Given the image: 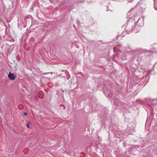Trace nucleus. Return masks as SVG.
I'll return each instance as SVG.
<instances>
[{
  "instance_id": "1",
  "label": "nucleus",
  "mask_w": 157,
  "mask_h": 157,
  "mask_svg": "<svg viewBox=\"0 0 157 157\" xmlns=\"http://www.w3.org/2000/svg\"><path fill=\"white\" fill-rule=\"evenodd\" d=\"M8 77L10 80H14L15 78V76L13 74H12L10 72L8 75Z\"/></svg>"
},
{
  "instance_id": "2",
  "label": "nucleus",
  "mask_w": 157,
  "mask_h": 157,
  "mask_svg": "<svg viewBox=\"0 0 157 157\" xmlns=\"http://www.w3.org/2000/svg\"><path fill=\"white\" fill-rule=\"evenodd\" d=\"M30 124V123H27V125H26V127H27V128H30V127H29V125Z\"/></svg>"
},
{
  "instance_id": "3",
  "label": "nucleus",
  "mask_w": 157,
  "mask_h": 157,
  "mask_svg": "<svg viewBox=\"0 0 157 157\" xmlns=\"http://www.w3.org/2000/svg\"><path fill=\"white\" fill-rule=\"evenodd\" d=\"M24 114H25V115H27V113H24Z\"/></svg>"
}]
</instances>
